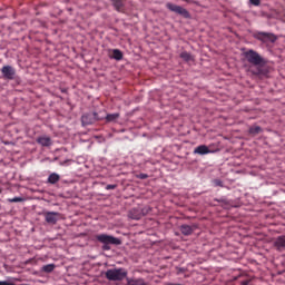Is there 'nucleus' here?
Here are the masks:
<instances>
[{
	"label": "nucleus",
	"mask_w": 285,
	"mask_h": 285,
	"mask_svg": "<svg viewBox=\"0 0 285 285\" xmlns=\"http://www.w3.org/2000/svg\"><path fill=\"white\" fill-rule=\"evenodd\" d=\"M117 188V185H107L106 190H115Z\"/></svg>",
	"instance_id": "nucleus-25"
},
{
	"label": "nucleus",
	"mask_w": 285,
	"mask_h": 285,
	"mask_svg": "<svg viewBox=\"0 0 285 285\" xmlns=\"http://www.w3.org/2000/svg\"><path fill=\"white\" fill-rule=\"evenodd\" d=\"M254 39L262 41V43H275L277 36L271 32L257 31L254 33Z\"/></svg>",
	"instance_id": "nucleus-4"
},
{
	"label": "nucleus",
	"mask_w": 285,
	"mask_h": 285,
	"mask_svg": "<svg viewBox=\"0 0 285 285\" xmlns=\"http://www.w3.org/2000/svg\"><path fill=\"white\" fill-rule=\"evenodd\" d=\"M128 285H150V283L146 282L144 278H127Z\"/></svg>",
	"instance_id": "nucleus-15"
},
{
	"label": "nucleus",
	"mask_w": 285,
	"mask_h": 285,
	"mask_svg": "<svg viewBox=\"0 0 285 285\" xmlns=\"http://www.w3.org/2000/svg\"><path fill=\"white\" fill-rule=\"evenodd\" d=\"M0 193H2L1 188H0Z\"/></svg>",
	"instance_id": "nucleus-31"
},
{
	"label": "nucleus",
	"mask_w": 285,
	"mask_h": 285,
	"mask_svg": "<svg viewBox=\"0 0 285 285\" xmlns=\"http://www.w3.org/2000/svg\"><path fill=\"white\" fill-rule=\"evenodd\" d=\"M120 115L119 112H116V114H109L105 117L106 119V122L107 124H111L112 121H116L117 119H119Z\"/></svg>",
	"instance_id": "nucleus-17"
},
{
	"label": "nucleus",
	"mask_w": 285,
	"mask_h": 285,
	"mask_svg": "<svg viewBox=\"0 0 285 285\" xmlns=\"http://www.w3.org/2000/svg\"><path fill=\"white\" fill-rule=\"evenodd\" d=\"M9 204H19L21 202H26L23 197H13V198H8Z\"/></svg>",
	"instance_id": "nucleus-22"
},
{
	"label": "nucleus",
	"mask_w": 285,
	"mask_h": 285,
	"mask_svg": "<svg viewBox=\"0 0 285 285\" xmlns=\"http://www.w3.org/2000/svg\"><path fill=\"white\" fill-rule=\"evenodd\" d=\"M110 58L116 59V61H121V59H124V52L119 49H114Z\"/></svg>",
	"instance_id": "nucleus-16"
},
{
	"label": "nucleus",
	"mask_w": 285,
	"mask_h": 285,
	"mask_svg": "<svg viewBox=\"0 0 285 285\" xmlns=\"http://www.w3.org/2000/svg\"><path fill=\"white\" fill-rule=\"evenodd\" d=\"M97 121H104V117H99L97 112L85 114L81 117L82 126H92V124H97Z\"/></svg>",
	"instance_id": "nucleus-5"
},
{
	"label": "nucleus",
	"mask_w": 285,
	"mask_h": 285,
	"mask_svg": "<svg viewBox=\"0 0 285 285\" xmlns=\"http://www.w3.org/2000/svg\"><path fill=\"white\" fill-rule=\"evenodd\" d=\"M96 239L97 242H100V244H109L112 246L121 245V240L119 238L107 234H99L96 236Z\"/></svg>",
	"instance_id": "nucleus-6"
},
{
	"label": "nucleus",
	"mask_w": 285,
	"mask_h": 285,
	"mask_svg": "<svg viewBox=\"0 0 285 285\" xmlns=\"http://www.w3.org/2000/svg\"><path fill=\"white\" fill-rule=\"evenodd\" d=\"M111 3L117 12H126V0H111Z\"/></svg>",
	"instance_id": "nucleus-10"
},
{
	"label": "nucleus",
	"mask_w": 285,
	"mask_h": 285,
	"mask_svg": "<svg viewBox=\"0 0 285 285\" xmlns=\"http://www.w3.org/2000/svg\"><path fill=\"white\" fill-rule=\"evenodd\" d=\"M128 217L129 219L139 220L144 217V213H141V209L134 208L129 210Z\"/></svg>",
	"instance_id": "nucleus-13"
},
{
	"label": "nucleus",
	"mask_w": 285,
	"mask_h": 285,
	"mask_svg": "<svg viewBox=\"0 0 285 285\" xmlns=\"http://www.w3.org/2000/svg\"><path fill=\"white\" fill-rule=\"evenodd\" d=\"M250 284V279H246V281H242L240 285H249Z\"/></svg>",
	"instance_id": "nucleus-29"
},
{
	"label": "nucleus",
	"mask_w": 285,
	"mask_h": 285,
	"mask_svg": "<svg viewBox=\"0 0 285 285\" xmlns=\"http://www.w3.org/2000/svg\"><path fill=\"white\" fill-rule=\"evenodd\" d=\"M262 132V127L259 126H254L249 128V135H259Z\"/></svg>",
	"instance_id": "nucleus-21"
},
{
	"label": "nucleus",
	"mask_w": 285,
	"mask_h": 285,
	"mask_svg": "<svg viewBox=\"0 0 285 285\" xmlns=\"http://www.w3.org/2000/svg\"><path fill=\"white\" fill-rule=\"evenodd\" d=\"M0 285H17V284L10 283L8 281H0Z\"/></svg>",
	"instance_id": "nucleus-26"
},
{
	"label": "nucleus",
	"mask_w": 285,
	"mask_h": 285,
	"mask_svg": "<svg viewBox=\"0 0 285 285\" xmlns=\"http://www.w3.org/2000/svg\"><path fill=\"white\" fill-rule=\"evenodd\" d=\"M36 141L37 144H39L40 146H43L45 148L52 146V138H50V136H39L36 139Z\"/></svg>",
	"instance_id": "nucleus-9"
},
{
	"label": "nucleus",
	"mask_w": 285,
	"mask_h": 285,
	"mask_svg": "<svg viewBox=\"0 0 285 285\" xmlns=\"http://www.w3.org/2000/svg\"><path fill=\"white\" fill-rule=\"evenodd\" d=\"M274 248L281 253V250H284L285 248V235L278 236L274 240Z\"/></svg>",
	"instance_id": "nucleus-11"
},
{
	"label": "nucleus",
	"mask_w": 285,
	"mask_h": 285,
	"mask_svg": "<svg viewBox=\"0 0 285 285\" xmlns=\"http://www.w3.org/2000/svg\"><path fill=\"white\" fill-rule=\"evenodd\" d=\"M179 230H180L181 235H185L186 237H188L191 233H195V226L181 225L179 227Z\"/></svg>",
	"instance_id": "nucleus-14"
},
{
	"label": "nucleus",
	"mask_w": 285,
	"mask_h": 285,
	"mask_svg": "<svg viewBox=\"0 0 285 285\" xmlns=\"http://www.w3.org/2000/svg\"><path fill=\"white\" fill-rule=\"evenodd\" d=\"M106 279L109 282H124L128 277L126 268H111L105 273Z\"/></svg>",
	"instance_id": "nucleus-2"
},
{
	"label": "nucleus",
	"mask_w": 285,
	"mask_h": 285,
	"mask_svg": "<svg viewBox=\"0 0 285 285\" xmlns=\"http://www.w3.org/2000/svg\"><path fill=\"white\" fill-rule=\"evenodd\" d=\"M0 210H1V204H0Z\"/></svg>",
	"instance_id": "nucleus-32"
},
{
	"label": "nucleus",
	"mask_w": 285,
	"mask_h": 285,
	"mask_svg": "<svg viewBox=\"0 0 285 285\" xmlns=\"http://www.w3.org/2000/svg\"><path fill=\"white\" fill-rule=\"evenodd\" d=\"M210 153H213V150L206 145H199L194 149V155H210Z\"/></svg>",
	"instance_id": "nucleus-12"
},
{
	"label": "nucleus",
	"mask_w": 285,
	"mask_h": 285,
	"mask_svg": "<svg viewBox=\"0 0 285 285\" xmlns=\"http://www.w3.org/2000/svg\"><path fill=\"white\" fill-rule=\"evenodd\" d=\"M180 59H183L184 61H195V59L193 58V55H190L189 52L187 51H183L180 53Z\"/></svg>",
	"instance_id": "nucleus-19"
},
{
	"label": "nucleus",
	"mask_w": 285,
	"mask_h": 285,
	"mask_svg": "<svg viewBox=\"0 0 285 285\" xmlns=\"http://www.w3.org/2000/svg\"><path fill=\"white\" fill-rule=\"evenodd\" d=\"M102 249L104 250H110V244H104Z\"/></svg>",
	"instance_id": "nucleus-28"
},
{
	"label": "nucleus",
	"mask_w": 285,
	"mask_h": 285,
	"mask_svg": "<svg viewBox=\"0 0 285 285\" xmlns=\"http://www.w3.org/2000/svg\"><path fill=\"white\" fill-rule=\"evenodd\" d=\"M2 78L7 81H14L17 77V69L10 65H6L0 69Z\"/></svg>",
	"instance_id": "nucleus-7"
},
{
	"label": "nucleus",
	"mask_w": 285,
	"mask_h": 285,
	"mask_svg": "<svg viewBox=\"0 0 285 285\" xmlns=\"http://www.w3.org/2000/svg\"><path fill=\"white\" fill-rule=\"evenodd\" d=\"M244 57L248 63L255 66L254 69L250 70L252 75L255 77H268L271 73V67L267 63L266 59L259 55V52L249 49L244 52Z\"/></svg>",
	"instance_id": "nucleus-1"
},
{
	"label": "nucleus",
	"mask_w": 285,
	"mask_h": 285,
	"mask_svg": "<svg viewBox=\"0 0 285 285\" xmlns=\"http://www.w3.org/2000/svg\"><path fill=\"white\" fill-rule=\"evenodd\" d=\"M56 265L55 264H48V265H43L41 271L42 273H52V271H55Z\"/></svg>",
	"instance_id": "nucleus-20"
},
{
	"label": "nucleus",
	"mask_w": 285,
	"mask_h": 285,
	"mask_svg": "<svg viewBox=\"0 0 285 285\" xmlns=\"http://www.w3.org/2000/svg\"><path fill=\"white\" fill-rule=\"evenodd\" d=\"M139 179H148V175L147 174H139Z\"/></svg>",
	"instance_id": "nucleus-27"
},
{
	"label": "nucleus",
	"mask_w": 285,
	"mask_h": 285,
	"mask_svg": "<svg viewBox=\"0 0 285 285\" xmlns=\"http://www.w3.org/2000/svg\"><path fill=\"white\" fill-rule=\"evenodd\" d=\"M166 8L170 12H175V14H179L184 19H190V12L188 10H186V8H184V7L179 6V4L167 2L166 3Z\"/></svg>",
	"instance_id": "nucleus-3"
},
{
	"label": "nucleus",
	"mask_w": 285,
	"mask_h": 285,
	"mask_svg": "<svg viewBox=\"0 0 285 285\" xmlns=\"http://www.w3.org/2000/svg\"><path fill=\"white\" fill-rule=\"evenodd\" d=\"M59 217H61V214L58 212L45 213V219L47 224H57V222H59Z\"/></svg>",
	"instance_id": "nucleus-8"
},
{
	"label": "nucleus",
	"mask_w": 285,
	"mask_h": 285,
	"mask_svg": "<svg viewBox=\"0 0 285 285\" xmlns=\"http://www.w3.org/2000/svg\"><path fill=\"white\" fill-rule=\"evenodd\" d=\"M59 179H61V176H59V174H57V173H52L48 177V184H57L59 181Z\"/></svg>",
	"instance_id": "nucleus-18"
},
{
	"label": "nucleus",
	"mask_w": 285,
	"mask_h": 285,
	"mask_svg": "<svg viewBox=\"0 0 285 285\" xmlns=\"http://www.w3.org/2000/svg\"><path fill=\"white\" fill-rule=\"evenodd\" d=\"M183 1H185L186 3H197V1L195 0H183Z\"/></svg>",
	"instance_id": "nucleus-30"
},
{
	"label": "nucleus",
	"mask_w": 285,
	"mask_h": 285,
	"mask_svg": "<svg viewBox=\"0 0 285 285\" xmlns=\"http://www.w3.org/2000/svg\"><path fill=\"white\" fill-rule=\"evenodd\" d=\"M214 186H219L220 188H224V183L220 179H215Z\"/></svg>",
	"instance_id": "nucleus-23"
},
{
	"label": "nucleus",
	"mask_w": 285,
	"mask_h": 285,
	"mask_svg": "<svg viewBox=\"0 0 285 285\" xmlns=\"http://www.w3.org/2000/svg\"><path fill=\"white\" fill-rule=\"evenodd\" d=\"M249 3L252 4V6H262V0H249Z\"/></svg>",
	"instance_id": "nucleus-24"
}]
</instances>
